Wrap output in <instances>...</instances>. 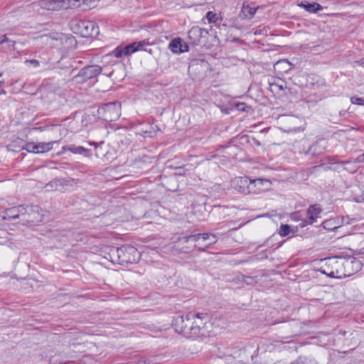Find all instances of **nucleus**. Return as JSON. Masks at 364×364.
Here are the masks:
<instances>
[{
  "label": "nucleus",
  "instance_id": "30",
  "mask_svg": "<svg viewBox=\"0 0 364 364\" xmlns=\"http://www.w3.org/2000/svg\"><path fill=\"white\" fill-rule=\"evenodd\" d=\"M26 149L28 152H32V153L38 154V144L28 143V144H26Z\"/></svg>",
  "mask_w": 364,
  "mask_h": 364
},
{
  "label": "nucleus",
  "instance_id": "19",
  "mask_svg": "<svg viewBox=\"0 0 364 364\" xmlns=\"http://www.w3.org/2000/svg\"><path fill=\"white\" fill-rule=\"evenodd\" d=\"M66 149L75 154H82L85 156H90L92 155L90 149H85L81 146L70 145L67 146Z\"/></svg>",
  "mask_w": 364,
  "mask_h": 364
},
{
  "label": "nucleus",
  "instance_id": "17",
  "mask_svg": "<svg viewBox=\"0 0 364 364\" xmlns=\"http://www.w3.org/2000/svg\"><path fill=\"white\" fill-rule=\"evenodd\" d=\"M321 213V209L317 205H310L307 210V217L309 220V224H313L319 218Z\"/></svg>",
  "mask_w": 364,
  "mask_h": 364
},
{
  "label": "nucleus",
  "instance_id": "29",
  "mask_svg": "<svg viewBox=\"0 0 364 364\" xmlns=\"http://www.w3.org/2000/svg\"><path fill=\"white\" fill-rule=\"evenodd\" d=\"M291 232V228L289 225H282L279 228V235L282 237L287 236Z\"/></svg>",
  "mask_w": 364,
  "mask_h": 364
},
{
  "label": "nucleus",
  "instance_id": "5",
  "mask_svg": "<svg viewBox=\"0 0 364 364\" xmlns=\"http://www.w3.org/2000/svg\"><path fill=\"white\" fill-rule=\"evenodd\" d=\"M195 318L192 320V338L205 336L211 327L210 316L204 312L194 313Z\"/></svg>",
  "mask_w": 364,
  "mask_h": 364
},
{
  "label": "nucleus",
  "instance_id": "37",
  "mask_svg": "<svg viewBox=\"0 0 364 364\" xmlns=\"http://www.w3.org/2000/svg\"><path fill=\"white\" fill-rule=\"evenodd\" d=\"M139 134L141 135H145L146 134H151V132L148 131L147 129H141L139 130Z\"/></svg>",
  "mask_w": 364,
  "mask_h": 364
},
{
  "label": "nucleus",
  "instance_id": "23",
  "mask_svg": "<svg viewBox=\"0 0 364 364\" xmlns=\"http://www.w3.org/2000/svg\"><path fill=\"white\" fill-rule=\"evenodd\" d=\"M290 364H317V363L312 358L305 356H299Z\"/></svg>",
  "mask_w": 364,
  "mask_h": 364
},
{
  "label": "nucleus",
  "instance_id": "9",
  "mask_svg": "<svg viewBox=\"0 0 364 364\" xmlns=\"http://www.w3.org/2000/svg\"><path fill=\"white\" fill-rule=\"evenodd\" d=\"M147 45L148 43H146L145 41H141L139 42H134L124 47L118 46L112 52V55L115 58H122L124 56L129 55L136 51L144 50L143 47ZM144 50H146V49L144 48Z\"/></svg>",
  "mask_w": 364,
  "mask_h": 364
},
{
  "label": "nucleus",
  "instance_id": "11",
  "mask_svg": "<svg viewBox=\"0 0 364 364\" xmlns=\"http://www.w3.org/2000/svg\"><path fill=\"white\" fill-rule=\"evenodd\" d=\"M208 31L198 26L192 27L188 32V38L193 45H199L203 43L202 39L207 38Z\"/></svg>",
  "mask_w": 364,
  "mask_h": 364
},
{
  "label": "nucleus",
  "instance_id": "35",
  "mask_svg": "<svg viewBox=\"0 0 364 364\" xmlns=\"http://www.w3.org/2000/svg\"><path fill=\"white\" fill-rule=\"evenodd\" d=\"M181 48L182 53L187 52L188 50V46L186 43H183L181 41Z\"/></svg>",
  "mask_w": 364,
  "mask_h": 364
},
{
  "label": "nucleus",
  "instance_id": "44",
  "mask_svg": "<svg viewBox=\"0 0 364 364\" xmlns=\"http://www.w3.org/2000/svg\"><path fill=\"white\" fill-rule=\"evenodd\" d=\"M4 83V82L0 81V93L2 91L1 85Z\"/></svg>",
  "mask_w": 364,
  "mask_h": 364
},
{
  "label": "nucleus",
  "instance_id": "18",
  "mask_svg": "<svg viewBox=\"0 0 364 364\" xmlns=\"http://www.w3.org/2000/svg\"><path fill=\"white\" fill-rule=\"evenodd\" d=\"M65 181L63 179L55 178L48 183L46 188L48 191H64Z\"/></svg>",
  "mask_w": 364,
  "mask_h": 364
},
{
  "label": "nucleus",
  "instance_id": "15",
  "mask_svg": "<svg viewBox=\"0 0 364 364\" xmlns=\"http://www.w3.org/2000/svg\"><path fill=\"white\" fill-rule=\"evenodd\" d=\"M63 3V9H77L82 7V9H86L87 1L89 0H61Z\"/></svg>",
  "mask_w": 364,
  "mask_h": 364
},
{
  "label": "nucleus",
  "instance_id": "3",
  "mask_svg": "<svg viewBox=\"0 0 364 364\" xmlns=\"http://www.w3.org/2000/svg\"><path fill=\"white\" fill-rule=\"evenodd\" d=\"M194 318V312L178 313L174 316L172 326L177 333L192 338V320Z\"/></svg>",
  "mask_w": 364,
  "mask_h": 364
},
{
  "label": "nucleus",
  "instance_id": "16",
  "mask_svg": "<svg viewBox=\"0 0 364 364\" xmlns=\"http://www.w3.org/2000/svg\"><path fill=\"white\" fill-rule=\"evenodd\" d=\"M299 7L304 9L306 11L309 13H316L319 11L323 10L322 6L316 2L310 3L306 1H301L298 4Z\"/></svg>",
  "mask_w": 364,
  "mask_h": 364
},
{
  "label": "nucleus",
  "instance_id": "33",
  "mask_svg": "<svg viewBox=\"0 0 364 364\" xmlns=\"http://www.w3.org/2000/svg\"><path fill=\"white\" fill-rule=\"evenodd\" d=\"M236 107L240 111H245L246 110V105L243 102L237 103L236 105Z\"/></svg>",
  "mask_w": 364,
  "mask_h": 364
},
{
  "label": "nucleus",
  "instance_id": "7",
  "mask_svg": "<svg viewBox=\"0 0 364 364\" xmlns=\"http://www.w3.org/2000/svg\"><path fill=\"white\" fill-rule=\"evenodd\" d=\"M121 105L118 102H109L99 107L97 112L99 116L105 121H116L120 117Z\"/></svg>",
  "mask_w": 364,
  "mask_h": 364
},
{
  "label": "nucleus",
  "instance_id": "39",
  "mask_svg": "<svg viewBox=\"0 0 364 364\" xmlns=\"http://www.w3.org/2000/svg\"><path fill=\"white\" fill-rule=\"evenodd\" d=\"M50 364H72L70 362H65V363H58L56 360H51V363Z\"/></svg>",
  "mask_w": 364,
  "mask_h": 364
},
{
  "label": "nucleus",
  "instance_id": "12",
  "mask_svg": "<svg viewBox=\"0 0 364 364\" xmlns=\"http://www.w3.org/2000/svg\"><path fill=\"white\" fill-rule=\"evenodd\" d=\"M251 179L247 176L237 177L232 180V186L238 192L249 194L250 193Z\"/></svg>",
  "mask_w": 364,
  "mask_h": 364
},
{
  "label": "nucleus",
  "instance_id": "27",
  "mask_svg": "<svg viewBox=\"0 0 364 364\" xmlns=\"http://www.w3.org/2000/svg\"><path fill=\"white\" fill-rule=\"evenodd\" d=\"M321 152V149L317 144H312L306 151V155L317 156Z\"/></svg>",
  "mask_w": 364,
  "mask_h": 364
},
{
  "label": "nucleus",
  "instance_id": "32",
  "mask_svg": "<svg viewBox=\"0 0 364 364\" xmlns=\"http://www.w3.org/2000/svg\"><path fill=\"white\" fill-rule=\"evenodd\" d=\"M25 63H30L33 67L38 68L40 65V63L38 60L32 59V60H26Z\"/></svg>",
  "mask_w": 364,
  "mask_h": 364
},
{
  "label": "nucleus",
  "instance_id": "6",
  "mask_svg": "<svg viewBox=\"0 0 364 364\" xmlns=\"http://www.w3.org/2000/svg\"><path fill=\"white\" fill-rule=\"evenodd\" d=\"M112 255L117 257V262L121 264L136 263L140 257L139 252L132 245L116 248L112 250Z\"/></svg>",
  "mask_w": 364,
  "mask_h": 364
},
{
  "label": "nucleus",
  "instance_id": "24",
  "mask_svg": "<svg viewBox=\"0 0 364 364\" xmlns=\"http://www.w3.org/2000/svg\"><path fill=\"white\" fill-rule=\"evenodd\" d=\"M1 44V48L5 52L11 51V50H14L16 42L8 38L6 36V41Z\"/></svg>",
  "mask_w": 364,
  "mask_h": 364
},
{
  "label": "nucleus",
  "instance_id": "38",
  "mask_svg": "<svg viewBox=\"0 0 364 364\" xmlns=\"http://www.w3.org/2000/svg\"><path fill=\"white\" fill-rule=\"evenodd\" d=\"M6 41V35H2L0 36V46Z\"/></svg>",
  "mask_w": 364,
  "mask_h": 364
},
{
  "label": "nucleus",
  "instance_id": "41",
  "mask_svg": "<svg viewBox=\"0 0 364 364\" xmlns=\"http://www.w3.org/2000/svg\"><path fill=\"white\" fill-rule=\"evenodd\" d=\"M208 240H200V246H203V245H205V244H209L210 242H206Z\"/></svg>",
  "mask_w": 364,
  "mask_h": 364
},
{
  "label": "nucleus",
  "instance_id": "4",
  "mask_svg": "<svg viewBox=\"0 0 364 364\" xmlns=\"http://www.w3.org/2000/svg\"><path fill=\"white\" fill-rule=\"evenodd\" d=\"M70 28L73 33L83 38L96 37L100 33L99 27L95 22L87 20H73Z\"/></svg>",
  "mask_w": 364,
  "mask_h": 364
},
{
  "label": "nucleus",
  "instance_id": "40",
  "mask_svg": "<svg viewBox=\"0 0 364 364\" xmlns=\"http://www.w3.org/2000/svg\"><path fill=\"white\" fill-rule=\"evenodd\" d=\"M288 64V62L287 60H282V61H279L276 63V66H278L280 64Z\"/></svg>",
  "mask_w": 364,
  "mask_h": 364
},
{
  "label": "nucleus",
  "instance_id": "20",
  "mask_svg": "<svg viewBox=\"0 0 364 364\" xmlns=\"http://www.w3.org/2000/svg\"><path fill=\"white\" fill-rule=\"evenodd\" d=\"M56 143H58V141L38 143V154H43L49 151L53 148V145Z\"/></svg>",
  "mask_w": 364,
  "mask_h": 364
},
{
  "label": "nucleus",
  "instance_id": "45",
  "mask_svg": "<svg viewBox=\"0 0 364 364\" xmlns=\"http://www.w3.org/2000/svg\"><path fill=\"white\" fill-rule=\"evenodd\" d=\"M2 75V73H0V77Z\"/></svg>",
  "mask_w": 364,
  "mask_h": 364
},
{
  "label": "nucleus",
  "instance_id": "43",
  "mask_svg": "<svg viewBox=\"0 0 364 364\" xmlns=\"http://www.w3.org/2000/svg\"><path fill=\"white\" fill-rule=\"evenodd\" d=\"M148 159H149V157H147L146 156H143V158H142V161H143L144 162H146V160H147Z\"/></svg>",
  "mask_w": 364,
  "mask_h": 364
},
{
  "label": "nucleus",
  "instance_id": "26",
  "mask_svg": "<svg viewBox=\"0 0 364 364\" xmlns=\"http://www.w3.org/2000/svg\"><path fill=\"white\" fill-rule=\"evenodd\" d=\"M49 37L53 40H60L61 41H65L66 42L69 41L70 43L75 41L73 37H67L63 33L50 34Z\"/></svg>",
  "mask_w": 364,
  "mask_h": 364
},
{
  "label": "nucleus",
  "instance_id": "42",
  "mask_svg": "<svg viewBox=\"0 0 364 364\" xmlns=\"http://www.w3.org/2000/svg\"><path fill=\"white\" fill-rule=\"evenodd\" d=\"M274 86V84H270V87H271V90H273V87ZM275 87H277L279 89L282 90V86H277V85H275Z\"/></svg>",
  "mask_w": 364,
  "mask_h": 364
},
{
  "label": "nucleus",
  "instance_id": "21",
  "mask_svg": "<svg viewBox=\"0 0 364 364\" xmlns=\"http://www.w3.org/2000/svg\"><path fill=\"white\" fill-rule=\"evenodd\" d=\"M181 41L182 40L180 38H175V39L172 40L168 45L169 49L173 53H182Z\"/></svg>",
  "mask_w": 364,
  "mask_h": 364
},
{
  "label": "nucleus",
  "instance_id": "22",
  "mask_svg": "<svg viewBox=\"0 0 364 364\" xmlns=\"http://www.w3.org/2000/svg\"><path fill=\"white\" fill-rule=\"evenodd\" d=\"M206 18L210 23H213L215 26L220 27L221 20L219 19L217 14L213 11H208L206 14Z\"/></svg>",
  "mask_w": 364,
  "mask_h": 364
},
{
  "label": "nucleus",
  "instance_id": "31",
  "mask_svg": "<svg viewBox=\"0 0 364 364\" xmlns=\"http://www.w3.org/2000/svg\"><path fill=\"white\" fill-rule=\"evenodd\" d=\"M350 102L352 104H354V105H364V98L359 97L357 96L351 97Z\"/></svg>",
  "mask_w": 364,
  "mask_h": 364
},
{
  "label": "nucleus",
  "instance_id": "1",
  "mask_svg": "<svg viewBox=\"0 0 364 364\" xmlns=\"http://www.w3.org/2000/svg\"><path fill=\"white\" fill-rule=\"evenodd\" d=\"M359 262L356 260L346 259L342 257H332L326 259L325 266L321 267V272L328 277L341 279L353 274L351 267H359Z\"/></svg>",
  "mask_w": 364,
  "mask_h": 364
},
{
  "label": "nucleus",
  "instance_id": "25",
  "mask_svg": "<svg viewBox=\"0 0 364 364\" xmlns=\"http://www.w3.org/2000/svg\"><path fill=\"white\" fill-rule=\"evenodd\" d=\"M242 12L245 17H252L256 12V8L250 5H243Z\"/></svg>",
  "mask_w": 364,
  "mask_h": 364
},
{
  "label": "nucleus",
  "instance_id": "34",
  "mask_svg": "<svg viewBox=\"0 0 364 364\" xmlns=\"http://www.w3.org/2000/svg\"><path fill=\"white\" fill-rule=\"evenodd\" d=\"M358 203H364V193L355 198Z\"/></svg>",
  "mask_w": 364,
  "mask_h": 364
},
{
  "label": "nucleus",
  "instance_id": "10",
  "mask_svg": "<svg viewBox=\"0 0 364 364\" xmlns=\"http://www.w3.org/2000/svg\"><path fill=\"white\" fill-rule=\"evenodd\" d=\"M38 210L39 207L37 205H27L26 207L20 205L18 207H13L7 209L4 212V218L7 220L16 219L20 215H23L25 213L30 214L31 212H38Z\"/></svg>",
  "mask_w": 364,
  "mask_h": 364
},
{
  "label": "nucleus",
  "instance_id": "13",
  "mask_svg": "<svg viewBox=\"0 0 364 364\" xmlns=\"http://www.w3.org/2000/svg\"><path fill=\"white\" fill-rule=\"evenodd\" d=\"M33 9L38 6L48 11H58L63 9L61 0H41L32 4Z\"/></svg>",
  "mask_w": 364,
  "mask_h": 364
},
{
  "label": "nucleus",
  "instance_id": "14",
  "mask_svg": "<svg viewBox=\"0 0 364 364\" xmlns=\"http://www.w3.org/2000/svg\"><path fill=\"white\" fill-rule=\"evenodd\" d=\"M271 183L264 178H257L251 180L250 193H259L270 188Z\"/></svg>",
  "mask_w": 364,
  "mask_h": 364
},
{
  "label": "nucleus",
  "instance_id": "2",
  "mask_svg": "<svg viewBox=\"0 0 364 364\" xmlns=\"http://www.w3.org/2000/svg\"><path fill=\"white\" fill-rule=\"evenodd\" d=\"M216 235L211 233L195 234L188 236L179 237L175 242L182 245V252L187 253L191 249L197 248L199 251L203 252L212 245L217 242Z\"/></svg>",
  "mask_w": 364,
  "mask_h": 364
},
{
  "label": "nucleus",
  "instance_id": "36",
  "mask_svg": "<svg viewBox=\"0 0 364 364\" xmlns=\"http://www.w3.org/2000/svg\"><path fill=\"white\" fill-rule=\"evenodd\" d=\"M356 161L358 163L364 162V153L357 157Z\"/></svg>",
  "mask_w": 364,
  "mask_h": 364
},
{
  "label": "nucleus",
  "instance_id": "28",
  "mask_svg": "<svg viewBox=\"0 0 364 364\" xmlns=\"http://www.w3.org/2000/svg\"><path fill=\"white\" fill-rule=\"evenodd\" d=\"M323 228L326 230H333L338 228L336 220L334 219H330L323 222Z\"/></svg>",
  "mask_w": 364,
  "mask_h": 364
},
{
  "label": "nucleus",
  "instance_id": "8",
  "mask_svg": "<svg viewBox=\"0 0 364 364\" xmlns=\"http://www.w3.org/2000/svg\"><path fill=\"white\" fill-rule=\"evenodd\" d=\"M102 71L100 66L97 65H92L84 67L79 73L73 77V80L79 84L84 83L89 80L97 77Z\"/></svg>",
  "mask_w": 364,
  "mask_h": 364
}]
</instances>
